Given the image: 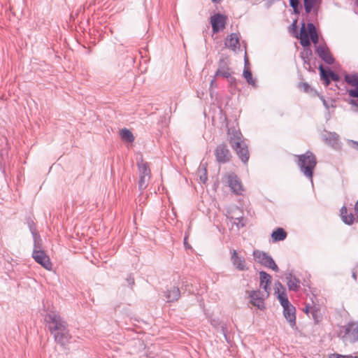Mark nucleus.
Segmentation results:
<instances>
[{"instance_id": "29", "label": "nucleus", "mask_w": 358, "mask_h": 358, "mask_svg": "<svg viewBox=\"0 0 358 358\" xmlns=\"http://www.w3.org/2000/svg\"><path fill=\"white\" fill-rule=\"evenodd\" d=\"M243 75L249 85H251L253 87L256 86V80L252 78L251 71L248 67L244 68Z\"/></svg>"}, {"instance_id": "43", "label": "nucleus", "mask_w": 358, "mask_h": 358, "mask_svg": "<svg viewBox=\"0 0 358 358\" xmlns=\"http://www.w3.org/2000/svg\"><path fill=\"white\" fill-rule=\"evenodd\" d=\"M348 215V210H347V208L345 206H343L341 209V217L343 218V215Z\"/></svg>"}, {"instance_id": "40", "label": "nucleus", "mask_w": 358, "mask_h": 358, "mask_svg": "<svg viewBox=\"0 0 358 358\" xmlns=\"http://www.w3.org/2000/svg\"><path fill=\"white\" fill-rule=\"evenodd\" d=\"M348 93L350 97L358 98V87L348 90Z\"/></svg>"}, {"instance_id": "44", "label": "nucleus", "mask_w": 358, "mask_h": 358, "mask_svg": "<svg viewBox=\"0 0 358 358\" xmlns=\"http://www.w3.org/2000/svg\"><path fill=\"white\" fill-rule=\"evenodd\" d=\"M348 103L352 105V106H356L357 108H358V101L357 100H355V99H350L348 101Z\"/></svg>"}, {"instance_id": "15", "label": "nucleus", "mask_w": 358, "mask_h": 358, "mask_svg": "<svg viewBox=\"0 0 358 358\" xmlns=\"http://www.w3.org/2000/svg\"><path fill=\"white\" fill-rule=\"evenodd\" d=\"M261 295L262 293L259 290L252 291L250 294V302L253 306L257 307L260 310H263L265 308V306L264 300Z\"/></svg>"}, {"instance_id": "57", "label": "nucleus", "mask_w": 358, "mask_h": 358, "mask_svg": "<svg viewBox=\"0 0 358 358\" xmlns=\"http://www.w3.org/2000/svg\"><path fill=\"white\" fill-rule=\"evenodd\" d=\"M213 2H220L221 0H212Z\"/></svg>"}, {"instance_id": "54", "label": "nucleus", "mask_w": 358, "mask_h": 358, "mask_svg": "<svg viewBox=\"0 0 358 358\" xmlns=\"http://www.w3.org/2000/svg\"><path fill=\"white\" fill-rule=\"evenodd\" d=\"M249 64V61L248 59V58H245V67H247L246 66Z\"/></svg>"}, {"instance_id": "51", "label": "nucleus", "mask_w": 358, "mask_h": 358, "mask_svg": "<svg viewBox=\"0 0 358 358\" xmlns=\"http://www.w3.org/2000/svg\"><path fill=\"white\" fill-rule=\"evenodd\" d=\"M354 209H355V213L358 212V200H357V201L356 202V203L355 205Z\"/></svg>"}, {"instance_id": "30", "label": "nucleus", "mask_w": 358, "mask_h": 358, "mask_svg": "<svg viewBox=\"0 0 358 358\" xmlns=\"http://www.w3.org/2000/svg\"><path fill=\"white\" fill-rule=\"evenodd\" d=\"M150 178V177H147L145 176H140V179L138 181V187L140 189L143 190L147 187Z\"/></svg>"}, {"instance_id": "41", "label": "nucleus", "mask_w": 358, "mask_h": 358, "mask_svg": "<svg viewBox=\"0 0 358 358\" xmlns=\"http://www.w3.org/2000/svg\"><path fill=\"white\" fill-rule=\"evenodd\" d=\"M348 144L350 148L358 150V142L357 141H355L353 140H348Z\"/></svg>"}, {"instance_id": "16", "label": "nucleus", "mask_w": 358, "mask_h": 358, "mask_svg": "<svg viewBox=\"0 0 358 358\" xmlns=\"http://www.w3.org/2000/svg\"><path fill=\"white\" fill-rule=\"evenodd\" d=\"M228 135L229 136V142L231 146L234 145L235 143L243 141L241 132L235 128L228 129Z\"/></svg>"}, {"instance_id": "6", "label": "nucleus", "mask_w": 358, "mask_h": 358, "mask_svg": "<svg viewBox=\"0 0 358 358\" xmlns=\"http://www.w3.org/2000/svg\"><path fill=\"white\" fill-rule=\"evenodd\" d=\"M315 52L318 57L327 64H333L335 59L330 52L328 46L324 43L323 45H315Z\"/></svg>"}, {"instance_id": "38", "label": "nucleus", "mask_w": 358, "mask_h": 358, "mask_svg": "<svg viewBox=\"0 0 358 358\" xmlns=\"http://www.w3.org/2000/svg\"><path fill=\"white\" fill-rule=\"evenodd\" d=\"M225 78H227L231 87H237L238 81L234 77H232L231 75L230 76V77H226Z\"/></svg>"}, {"instance_id": "13", "label": "nucleus", "mask_w": 358, "mask_h": 358, "mask_svg": "<svg viewBox=\"0 0 358 358\" xmlns=\"http://www.w3.org/2000/svg\"><path fill=\"white\" fill-rule=\"evenodd\" d=\"M275 285L278 286L276 287L275 293H278V299L282 308H284L291 305L285 292V287L280 282L275 283Z\"/></svg>"}, {"instance_id": "49", "label": "nucleus", "mask_w": 358, "mask_h": 358, "mask_svg": "<svg viewBox=\"0 0 358 358\" xmlns=\"http://www.w3.org/2000/svg\"><path fill=\"white\" fill-rule=\"evenodd\" d=\"M28 224H29V229H36V228L34 227V222H33L32 220L29 221V222H28Z\"/></svg>"}, {"instance_id": "20", "label": "nucleus", "mask_w": 358, "mask_h": 358, "mask_svg": "<svg viewBox=\"0 0 358 358\" xmlns=\"http://www.w3.org/2000/svg\"><path fill=\"white\" fill-rule=\"evenodd\" d=\"M224 44L226 47L233 50H236V48L239 45V39L237 34L235 33L230 34L226 38Z\"/></svg>"}, {"instance_id": "58", "label": "nucleus", "mask_w": 358, "mask_h": 358, "mask_svg": "<svg viewBox=\"0 0 358 358\" xmlns=\"http://www.w3.org/2000/svg\"><path fill=\"white\" fill-rule=\"evenodd\" d=\"M129 283H130V284H134V279H131V282H129Z\"/></svg>"}, {"instance_id": "34", "label": "nucleus", "mask_w": 358, "mask_h": 358, "mask_svg": "<svg viewBox=\"0 0 358 358\" xmlns=\"http://www.w3.org/2000/svg\"><path fill=\"white\" fill-rule=\"evenodd\" d=\"M342 220L346 224H352L355 220L354 215L352 213H350L349 215H343Z\"/></svg>"}, {"instance_id": "21", "label": "nucleus", "mask_w": 358, "mask_h": 358, "mask_svg": "<svg viewBox=\"0 0 358 358\" xmlns=\"http://www.w3.org/2000/svg\"><path fill=\"white\" fill-rule=\"evenodd\" d=\"M322 138L324 141L332 147H334L338 141V135L335 132H327L322 134Z\"/></svg>"}, {"instance_id": "35", "label": "nucleus", "mask_w": 358, "mask_h": 358, "mask_svg": "<svg viewBox=\"0 0 358 358\" xmlns=\"http://www.w3.org/2000/svg\"><path fill=\"white\" fill-rule=\"evenodd\" d=\"M299 0H289V5L295 13H299Z\"/></svg>"}, {"instance_id": "50", "label": "nucleus", "mask_w": 358, "mask_h": 358, "mask_svg": "<svg viewBox=\"0 0 358 358\" xmlns=\"http://www.w3.org/2000/svg\"><path fill=\"white\" fill-rule=\"evenodd\" d=\"M310 308V306L309 305H306L303 311L306 313H308L309 312V310Z\"/></svg>"}, {"instance_id": "23", "label": "nucleus", "mask_w": 358, "mask_h": 358, "mask_svg": "<svg viewBox=\"0 0 358 358\" xmlns=\"http://www.w3.org/2000/svg\"><path fill=\"white\" fill-rule=\"evenodd\" d=\"M306 30L308 31V35L310 40L316 45V44L318 43L319 37L316 31L315 26L311 22L308 23Z\"/></svg>"}, {"instance_id": "2", "label": "nucleus", "mask_w": 358, "mask_h": 358, "mask_svg": "<svg viewBox=\"0 0 358 358\" xmlns=\"http://www.w3.org/2000/svg\"><path fill=\"white\" fill-rule=\"evenodd\" d=\"M298 166L303 175L313 180V171L317 165L315 155L310 151H307L303 155H297Z\"/></svg>"}, {"instance_id": "26", "label": "nucleus", "mask_w": 358, "mask_h": 358, "mask_svg": "<svg viewBox=\"0 0 358 358\" xmlns=\"http://www.w3.org/2000/svg\"><path fill=\"white\" fill-rule=\"evenodd\" d=\"M137 166L138 167V171L140 176H145L147 177H150V169L149 165L147 162H144L142 157L141 158V162H137Z\"/></svg>"}, {"instance_id": "17", "label": "nucleus", "mask_w": 358, "mask_h": 358, "mask_svg": "<svg viewBox=\"0 0 358 358\" xmlns=\"http://www.w3.org/2000/svg\"><path fill=\"white\" fill-rule=\"evenodd\" d=\"M180 296V292L178 287H172L168 289L165 293V297L167 302H174L178 301Z\"/></svg>"}, {"instance_id": "10", "label": "nucleus", "mask_w": 358, "mask_h": 358, "mask_svg": "<svg viewBox=\"0 0 358 358\" xmlns=\"http://www.w3.org/2000/svg\"><path fill=\"white\" fill-rule=\"evenodd\" d=\"M227 18L224 15L217 13L210 17V23L213 33H217L223 29L226 24Z\"/></svg>"}, {"instance_id": "9", "label": "nucleus", "mask_w": 358, "mask_h": 358, "mask_svg": "<svg viewBox=\"0 0 358 358\" xmlns=\"http://www.w3.org/2000/svg\"><path fill=\"white\" fill-rule=\"evenodd\" d=\"M32 257L38 264H41L45 269H52V265L50 257L45 254L44 251H33Z\"/></svg>"}, {"instance_id": "12", "label": "nucleus", "mask_w": 358, "mask_h": 358, "mask_svg": "<svg viewBox=\"0 0 358 358\" xmlns=\"http://www.w3.org/2000/svg\"><path fill=\"white\" fill-rule=\"evenodd\" d=\"M232 71L229 66V62L226 58H220L218 62V67L215 72V76H222L223 78L230 77Z\"/></svg>"}, {"instance_id": "32", "label": "nucleus", "mask_w": 358, "mask_h": 358, "mask_svg": "<svg viewBox=\"0 0 358 358\" xmlns=\"http://www.w3.org/2000/svg\"><path fill=\"white\" fill-rule=\"evenodd\" d=\"M315 3V0H303L304 8L307 13H309L312 10Z\"/></svg>"}, {"instance_id": "53", "label": "nucleus", "mask_w": 358, "mask_h": 358, "mask_svg": "<svg viewBox=\"0 0 358 358\" xmlns=\"http://www.w3.org/2000/svg\"><path fill=\"white\" fill-rule=\"evenodd\" d=\"M352 278H354L355 280H357V273L355 272L352 273Z\"/></svg>"}, {"instance_id": "22", "label": "nucleus", "mask_w": 358, "mask_h": 358, "mask_svg": "<svg viewBox=\"0 0 358 358\" xmlns=\"http://www.w3.org/2000/svg\"><path fill=\"white\" fill-rule=\"evenodd\" d=\"M259 278L260 286L265 290V292H268V286L271 282V276L266 271H262L259 272Z\"/></svg>"}, {"instance_id": "47", "label": "nucleus", "mask_w": 358, "mask_h": 358, "mask_svg": "<svg viewBox=\"0 0 358 358\" xmlns=\"http://www.w3.org/2000/svg\"><path fill=\"white\" fill-rule=\"evenodd\" d=\"M200 180L204 183L206 182V180H207V176H206V173H205L203 174V176H200Z\"/></svg>"}, {"instance_id": "33", "label": "nucleus", "mask_w": 358, "mask_h": 358, "mask_svg": "<svg viewBox=\"0 0 358 358\" xmlns=\"http://www.w3.org/2000/svg\"><path fill=\"white\" fill-rule=\"evenodd\" d=\"M329 69H330L327 68L325 69L322 64L319 66L321 79L331 78L330 76L329 75Z\"/></svg>"}, {"instance_id": "11", "label": "nucleus", "mask_w": 358, "mask_h": 358, "mask_svg": "<svg viewBox=\"0 0 358 358\" xmlns=\"http://www.w3.org/2000/svg\"><path fill=\"white\" fill-rule=\"evenodd\" d=\"M231 261L233 266L238 271H244L248 269L246 262L243 256H239L238 253L236 250H233L231 252Z\"/></svg>"}, {"instance_id": "3", "label": "nucleus", "mask_w": 358, "mask_h": 358, "mask_svg": "<svg viewBox=\"0 0 358 358\" xmlns=\"http://www.w3.org/2000/svg\"><path fill=\"white\" fill-rule=\"evenodd\" d=\"M253 257L257 262L264 266V267L271 268L276 272L278 271L279 268L273 259L266 252L259 250H255L253 251Z\"/></svg>"}, {"instance_id": "60", "label": "nucleus", "mask_w": 358, "mask_h": 358, "mask_svg": "<svg viewBox=\"0 0 358 358\" xmlns=\"http://www.w3.org/2000/svg\"><path fill=\"white\" fill-rule=\"evenodd\" d=\"M356 3L358 6V0H356Z\"/></svg>"}, {"instance_id": "46", "label": "nucleus", "mask_w": 358, "mask_h": 358, "mask_svg": "<svg viewBox=\"0 0 358 358\" xmlns=\"http://www.w3.org/2000/svg\"><path fill=\"white\" fill-rule=\"evenodd\" d=\"M324 80V84L326 87L329 86L330 83H331V78H326V79H322Z\"/></svg>"}, {"instance_id": "28", "label": "nucleus", "mask_w": 358, "mask_h": 358, "mask_svg": "<svg viewBox=\"0 0 358 358\" xmlns=\"http://www.w3.org/2000/svg\"><path fill=\"white\" fill-rule=\"evenodd\" d=\"M345 81L352 87H358V73L345 74Z\"/></svg>"}, {"instance_id": "1", "label": "nucleus", "mask_w": 358, "mask_h": 358, "mask_svg": "<svg viewBox=\"0 0 358 358\" xmlns=\"http://www.w3.org/2000/svg\"><path fill=\"white\" fill-rule=\"evenodd\" d=\"M45 321L55 341L61 346H66L71 338L66 322L56 313H48Z\"/></svg>"}, {"instance_id": "48", "label": "nucleus", "mask_w": 358, "mask_h": 358, "mask_svg": "<svg viewBox=\"0 0 358 358\" xmlns=\"http://www.w3.org/2000/svg\"><path fill=\"white\" fill-rule=\"evenodd\" d=\"M3 155L0 152V169H3Z\"/></svg>"}, {"instance_id": "55", "label": "nucleus", "mask_w": 358, "mask_h": 358, "mask_svg": "<svg viewBox=\"0 0 358 358\" xmlns=\"http://www.w3.org/2000/svg\"><path fill=\"white\" fill-rule=\"evenodd\" d=\"M305 65H308V66H309V67H308V69H310V63H309V64L308 63V60H307V59H306V64H305Z\"/></svg>"}, {"instance_id": "45", "label": "nucleus", "mask_w": 358, "mask_h": 358, "mask_svg": "<svg viewBox=\"0 0 358 358\" xmlns=\"http://www.w3.org/2000/svg\"><path fill=\"white\" fill-rule=\"evenodd\" d=\"M320 99L322 101L323 105L325 106V108L327 109H329V105H328L327 101L325 100V99L323 96H321Z\"/></svg>"}, {"instance_id": "4", "label": "nucleus", "mask_w": 358, "mask_h": 358, "mask_svg": "<svg viewBox=\"0 0 358 358\" xmlns=\"http://www.w3.org/2000/svg\"><path fill=\"white\" fill-rule=\"evenodd\" d=\"M224 178L229 187L234 194L237 195H241L243 194L244 191L243 187L236 173L232 172L227 173L224 176Z\"/></svg>"}, {"instance_id": "39", "label": "nucleus", "mask_w": 358, "mask_h": 358, "mask_svg": "<svg viewBox=\"0 0 358 358\" xmlns=\"http://www.w3.org/2000/svg\"><path fill=\"white\" fill-rule=\"evenodd\" d=\"M329 75L331 77V80L338 82L340 80V76L336 73L334 72L331 69H329Z\"/></svg>"}, {"instance_id": "18", "label": "nucleus", "mask_w": 358, "mask_h": 358, "mask_svg": "<svg viewBox=\"0 0 358 358\" xmlns=\"http://www.w3.org/2000/svg\"><path fill=\"white\" fill-rule=\"evenodd\" d=\"M287 284L289 290L296 292L300 287V280L292 273L286 275Z\"/></svg>"}, {"instance_id": "42", "label": "nucleus", "mask_w": 358, "mask_h": 358, "mask_svg": "<svg viewBox=\"0 0 358 358\" xmlns=\"http://www.w3.org/2000/svg\"><path fill=\"white\" fill-rule=\"evenodd\" d=\"M236 220L238 221L237 222H235L238 226H241V227H243L245 225V222L243 217H236Z\"/></svg>"}, {"instance_id": "24", "label": "nucleus", "mask_w": 358, "mask_h": 358, "mask_svg": "<svg viewBox=\"0 0 358 358\" xmlns=\"http://www.w3.org/2000/svg\"><path fill=\"white\" fill-rule=\"evenodd\" d=\"M31 233L34 239V250L33 251H43L42 249V243L40 235L37 233L36 229H31Z\"/></svg>"}, {"instance_id": "25", "label": "nucleus", "mask_w": 358, "mask_h": 358, "mask_svg": "<svg viewBox=\"0 0 358 358\" xmlns=\"http://www.w3.org/2000/svg\"><path fill=\"white\" fill-rule=\"evenodd\" d=\"M287 235L285 230L279 227L272 232L271 238L273 242L281 241L286 238Z\"/></svg>"}, {"instance_id": "27", "label": "nucleus", "mask_w": 358, "mask_h": 358, "mask_svg": "<svg viewBox=\"0 0 358 358\" xmlns=\"http://www.w3.org/2000/svg\"><path fill=\"white\" fill-rule=\"evenodd\" d=\"M120 136L121 138L126 142L133 143L134 141V136L132 132L128 129H122L120 131Z\"/></svg>"}, {"instance_id": "5", "label": "nucleus", "mask_w": 358, "mask_h": 358, "mask_svg": "<svg viewBox=\"0 0 358 358\" xmlns=\"http://www.w3.org/2000/svg\"><path fill=\"white\" fill-rule=\"evenodd\" d=\"M215 155L217 162L225 164L230 161L231 155L225 143L220 144L215 150Z\"/></svg>"}, {"instance_id": "59", "label": "nucleus", "mask_w": 358, "mask_h": 358, "mask_svg": "<svg viewBox=\"0 0 358 358\" xmlns=\"http://www.w3.org/2000/svg\"><path fill=\"white\" fill-rule=\"evenodd\" d=\"M353 111L357 113V112H358V109L357 108V109H354Z\"/></svg>"}, {"instance_id": "37", "label": "nucleus", "mask_w": 358, "mask_h": 358, "mask_svg": "<svg viewBox=\"0 0 358 358\" xmlns=\"http://www.w3.org/2000/svg\"><path fill=\"white\" fill-rule=\"evenodd\" d=\"M329 358H358L357 356H352V355H343L338 353L331 354Z\"/></svg>"}, {"instance_id": "7", "label": "nucleus", "mask_w": 358, "mask_h": 358, "mask_svg": "<svg viewBox=\"0 0 358 358\" xmlns=\"http://www.w3.org/2000/svg\"><path fill=\"white\" fill-rule=\"evenodd\" d=\"M231 148L236 151L242 162L246 164L249 159L250 153L245 141L235 143V145H232Z\"/></svg>"}, {"instance_id": "36", "label": "nucleus", "mask_w": 358, "mask_h": 358, "mask_svg": "<svg viewBox=\"0 0 358 358\" xmlns=\"http://www.w3.org/2000/svg\"><path fill=\"white\" fill-rule=\"evenodd\" d=\"M298 88L304 92H308L310 90V87L307 83H299Z\"/></svg>"}, {"instance_id": "56", "label": "nucleus", "mask_w": 358, "mask_h": 358, "mask_svg": "<svg viewBox=\"0 0 358 358\" xmlns=\"http://www.w3.org/2000/svg\"><path fill=\"white\" fill-rule=\"evenodd\" d=\"M214 84H215V80H211V83H210V86L214 85Z\"/></svg>"}, {"instance_id": "8", "label": "nucleus", "mask_w": 358, "mask_h": 358, "mask_svg": "<svg viewBox=\"0 0 358 358\" xmlns=\"http://www.w3.org/2000/svg\"><path fill=\"white\" fill-rule=\"evenodd\" d=\"M344 341L355 343L358 341V323H350L345 329Z\"/></svg>"}, {"instance_id": "52", "label": "nucleus", "mask_w": 358, "mask_h": 358, "mask_svg": "<svg viewBox=\"0 0 358 358\" xmlns=\"http://www.w3.org/2000/svg\"><path fill=\"white\" fill-rule=\"evenodd\" d=\"M293 29H296L297 28L296 27V21H294L292 24Z\"/></svg>"}, {"instance_id": "31", "label": "nucleus", "mask_w": 358, "mask_h": 358, "mask_svg": "<svg viewBox=\"0 0 358 358\" xmlns=\"http://www.w3.org/2000/svg\"><path fill=\"white\" fill-rule=\"evenodd\" d=\"M311 55L312 50L310 48H307L304 50L303 52H301V57L303 62V64H306V59L308 60V63L309 64V59Z\"/></svg>"}, {"instance_id": "19", "label": "nucleus", "mask_w": 358, "mask_h": 358, "mask_svg": "<svg viewBox=\"0 0 358 358\" xmlns=\"http://www.w3.org/2000/svg\"><path fill=\"white\" fill-rule=\"evenodd\" d=\"M300 43L304 48H309L310 46V40L308 35V31L306 28L305 23L302 24L300 31Z\"/></svg>"}, {"instance_id": "14", "label": "nucleus", "mask_w": 358, "mask_h": 358, "mask_svg": "<svg viewBox=\"0 0 358 358\" xmlns=\"http://www.w3.org/2000/svg\"><path fill=\"white\" fill-rule=\"evenodd\" d=\"M285 319L292 327L296 326V309L292 304L283 308Z\"/></svg>"}]
</instances>
